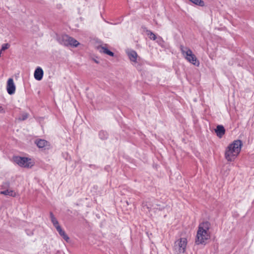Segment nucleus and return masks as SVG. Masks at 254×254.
<instances>
[{
	"label": "nucleus",
	"instance_id": "obj_18",
	"mask_svg": "<svg viewBox=\"0 0 254 254\" xmlns=\"http://www.w3.org/2000/svg\"><path fill=\"white\" fill-rule=\"evenodd\" d=\"M0 112H1V113L4 112V109L2 107H0Z\"/></svg>",
	"mask_w": 254,
	"mask_h": 254
},
{
	"label": "nucleus",
	"instance_id": "obj_1",
	"mask_svg": "<svg viewBox=\"0 0 254 254\" xmlns=\"http://www.w3.org/2000/svg\"><path fill=\"white\" fill-rule=\"evenodd\" d=\"M210 223L208 221L200 223L197 231L195 243L197 245L205 243L210 238Z\"/></svg>",
	"mask_w": 254,
	"mask_h": 254
},
{
	"label": "nucleus",
	"instance_id": "obj_13",
	"mask_svg": "<svg viewBox=\"0 0 254 254\" xmlns=\"http://www.w3.org/2000/svg\"><path fill=\"white\" fill-rule=\"evenodd\" d=\"M0 194L8 195L12 197H15L17 196V193L14 190H5L1 191L0 192Z\"/></svg>",
	"mask_w": 254,
	"mask_h": 254
},
{
	"label": "nucleus",
	"instance_id": "obj_2",
	"mask_svg": "<svg viewBox=\"0 0 254 254\" xmlns=\"http://www.w3.org/2000/svg\"><path fill=\"white\" fill-rule=\"evenodd\" d=\"M242 146L240 140H234L226 148L225 158L228 162L234 161L239 154Z\"/></svg>",
	"mask_w": 254,
	"mask_h": 254
},
{
	"label": "nucleus",
	"instance_id": "obj_14",
	"mask_svg": "<svg viewBox=\"0 0 254 254\" xmlns=\"http://www.w3.org/2000/svg\"><path fill=\"white\" fill-rule=\"evenodd\" d=\"M101 53L106 54L110 56H113L114 53L109 51L107 48L104 46H100L98 48Z\"/></svg>",
	"mask_w": 254,
	"mask_h": 254
},
{
	"label": "nucleus",
	"instance_id": "obj_12",
	"mask_svg": "<svg viewBox=\"0 0 254 254\" xmlns=\"http://www.w3.org/2000/svg\"><path fill=\"white\" fill-rule=\"evenodd\" d=\"M35 143L37 144V146L39 148H43L45 147L49 146V143L43 139H40L39 140H36L35 141Z\"/></svg>",
	"mask_w": 254,
	"mask_h": 254
},
{
	"label": "nucleus",
	"instance_id": "obj_8",
	"mask_svg": "<svg viewBox=\"0 0 254 254\" xmlns=\"http://www.w3.org/2000/svg\"><path fill=\"white\" fill-rule=\"evenodd\" d=\"M6 90L10 95L14 94L15 92L16 86L12 78H9L7 81Z\"/></svg>",
	"mask_w": 254,
	"mask_h": 254
},
{
	"label": "nucleus",
	"instance_id": "obj_16",
	"mask_svg": "<svg viewBox=\"0 0 254 254\" xmlns=\"http://www.w3.org/2000/svg\"><path fill=\"white\" fill-rule=\"evenodd\" d=\"M9 47H10V45H9V44H7V43L4 44L2 46L1 50L2 51H4V50L8 49L9 48Z\"/></svg>",
	"mask_w": 254,
	"mask_h": 254
},
{
	"label": "nucleus",
	"instance_id": "obj_6",
	"mask_svg": "<svg viewBox=\"0 0 254 254\" xmlns=\"http://www.w3.org/2000/svg\"><path fill=\"white\" fill-rule=\"evenodd\" d=\"M188 244L187 238L183 237L177 240L175 243V249L179 253H184Z\"/></svg>",
	"mask_w": 254,
	"mask_h": 254
},
{
	"label": "nucleus",
	"instance_id": "obj_7",
	"mask_svg": "<svg viewBox=\"0 0 254 254\" xmlns=\"http://www.w3.org/2000/svg\"><path fill=\"white\" fill-rule=\"evenodd\" d=\"M62 43L66 46L76 47L79 45V43L75 39L68 35H63L62 38Z\"/></svg>",
	"mask_w": 254,
	"mask_h": 254
},
{
	"label": "nucleus",
	"instance_id": "obj_5",
	"mask_svg": "<svg viewBox=\"0 0 254 254\" xmlns=\"http://www.w3.org/2000/svg\"><path fill=\"white\" fill-rule=\"evenodd\" d=\"M50 217L51 219V221L54 225V226L56 228L57 230L59 232V234L63 238V239L67 242H68L69 240V238L66 234L65 232L62 229L61 226H60L59 222L57 219L55 217L53 213H50Z\"/></svg>",
	"mask_w": 254,
	"mask_h": 254
},
{
	"label": "nucleus",
	"instance_id": "obj_17",
	"mask_svg": "<svg viewBox=\"0 0 254 254\" xmlns=\"http://www.w3.org/2000/svg\"><path fill=\"white\" fill-rule=\"evenodd\" d=\"M27 114H25L22 117V118L21 119V120H24L25 119H26L27 118Z\"/></svg>",
	"mask_w": 254,
	"mask_h": 254
},
{
	"label": "nucleus",
	"instance_id": "obj_3",
	"mask_svg": "<svg viewBox=\"0 0 254 254\" xmlns=\"http://www.w3.org/2000/svg\"><path fill=\"white\" fill-rule=\"evenodd\" d=\"M180 49L183 56L186 60L194 65L197 66H199V61L189 48L181 46Z\"/></svg>",
	"mask_w": 254,
	"mask_h": 254
},
{
	"label": "nucleus",
	"instance_id": "obj_10",
	"mask_svg": "<svg viewBox=\"0 0 254 254\" xmlns=\"http://www.w3.org/2000/svg\"><path fill=\"white\" fill-rule=\"evenodd\" d=\"M44 72L43 69L40 67H37L34 72V78L37 80H41L43 76Z\"/></svg>",
	"mask_w": 254,
	"mask_h": 254
},
{
	"label": "nucleus",
	"instance_id": "obj_15",
	"mask_svg": "<svg viewBox=\"0 0 254 254\" xmlns=\"http://www.w3.org/2000/svg\"><path fill=\"white\" fill-rule=\"evenodd\" d=\"M146 34L151 40H155L156 38L155 35L149 30L146 31Z\"/></svg>",
	"mask_w": 254,
	"mask_h": 254
},
{
	"label": "nucleus",
	"instance_id": "obj_4",
	"mask_svg": "<svg viewBox=\"0 0 254 254\" xmlns=\"http://www.w3.org/2000/svg\"><path fill=\"white\" fill-rule=\"evenodd\" d=\"M13 160L15 163L21 167L30 168L34 165V162L32 159L26 157L17 156Z\"/></svg>",
	"mask_w": 254,
	"mask_h": 254
},
{
	"label": "nucleus",
	"instance_id": "obj_11",
	"mask_svg": "<svg viewBox=\"0 0 254 254\" xmlns=\"http://www.w3.org/2000/svg\"><path fill=\"white\" fill-rule=\"evenodd\" d=\"M215 131L219 137H221L224 134L225 130L222 126L218 125L215 129Z\"/></svg>",
	"mask_w": 254,
	"mask_h": 254
},
{
	"label": "nucleus",
	"instance_id": "obj_19",
	"mask_svg": "<svg viewBox=\"0 0 254 254\" xmlns=\"http://www.w3.org/2000/svg\"><path fill=\"white\" fill-rule=\"evenodd\" d=\"M2 52V51L0 50V57L1 56Z\"/></svg>",
	"mask_w": 254,
	"mask_h": 254
},
{
	"label": "nucleus",
	"instance_id": "obj_9",
	"mask_svg": "<svg viewBox=\"0 0 254 254\" xmlns=\"http://www.w3.org/2000/svg\"><path fill=\"white\" fill-rule=\"evenodd\" d=\"M127 53L130 61L134 63L137 62L138 56L137 53L134 51H128L127 52Z\"/></svg>",
	"mask_w": 254,
	"mask_h": 254
}]
</instances>
